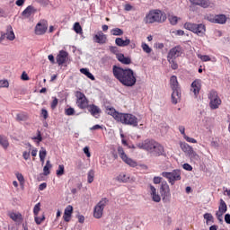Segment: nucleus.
<instances>
[{"mask_svg": "<svg viewBox=\"0 0 230 230\" xmlns=\"http://www.w3.org/2000/svg\"><path fill=\"white\" fill-rule=\"evenodd\" d=\"M112 73L116 80L124 85V87H134L137 82V77L132 68H123L121 66H113Z\"/></svg>", "mask_w": 230, "mask_h": 230, "instance_id": "obj_1", "label": "nucleus"}, {"mask_svg": "<svg viewBox=\"0 0 230 230\" xmlns=\"http://www.w3.org/2000/svg\"><path fill=\"white\" fill-rule=\"evenodd\" d=\"M137 146L140 150H146V152H148L154 157L164 155V147L155 140L146 139L137 144Z\"/></svg>", "mask_w": 230, "mask_h": 230, "instance_id": "obj_2", "label": "nucleus"}, {"mask_svg": "<svg viewBox=\"0 0 230 230\" xmlns=\"http://www.w3.org/2000/svg\"><path fill=\"white\" fill-rule=\"evenodd\" d=\"M166 14L159 9L151 10L145 17L146 24H154V22H164Z\"/></svg>", "mask_w": 230, "mask_h": 230, "instance_id": "obj_3", "label": "nucleus"}, {"mask_svg": "<svg viewBox=\"0 0 230 230\" xmlns=\"http://www.w3.org/2000/svg\"><path fill=\"white\" fill-rule=\"evenodd\" d=\"M170 87L172 91L171 95L172 103L177 105L181 102V86L179 85V81L175 75L171 76L170 78Z\"/></svg>", "mask_w": 230, "mask_h": 230, "instance_id": "obj_4", "label": "nucleus"}, {"mask_svg": "<svg viewBox=\"0 0 230 230\" xmlns=\"http://www.w3.org/2000/svg\"><path fill=\"white\" fill-rule=\"evenodd\" d=\"M118 122L122 123V125H129V127H137L139 123L137 117L130 113H120Z\"/></svg>", "mask_w": 230, "mask_h": 230, "instance_id": "obj_5", "label": "nucleus"}, {"mask_svg": "<svg viewBox=\"0 0 230 230\" xmlns=\"http://www.w3.org/2000/svg\"><path fill=\"white\" fill-rule=\"evenodd\" d=\"M184 28L189 31H192V33H196V35L199 37H202L206 33V25L202 23L185 22Z\"/></svg>", "mask_w": 230, "mask_h": 230, "instance_id": "obj_6", "label": "nucleus"}, {"mask_svg": "<svg viewBox=\"0 0 230 230\" xmlns=\"http://www.w3.org/2000/svg\"><path fill=\"white\" fill-rule=\"evenodd\" d=\"M162 177H164L165 179H167L170 185L173 186V184H175L176 181H181V170L174 169L172 172H163Z\"/></svg>", "mask_w": 230, "mask_h": 230, "instance_id": "obj_7", "label": "nucleus"}, {"mask_svg": "<svg viewBox=\"0 0 230 230\" xmlns=\"http://www.w3.org/2000/svg\"><path fill=\"white\" fill-rule=\"evenodd\" d=\"M109 204V199L102 198L93 209V217L94 218H102L103 217V209H105V206Z\"/></svg>", "mask_w": 230, "mask_h": 230, "instance_id": "obj_8", "label": "nucleus"}, {"mask_svg": "<svg viewBox=\"0 0 230 230\" xmlns=\"http://www.w3.org/2000/svg\"><path fill=\"white\" fill-rule=\"evenodd\" d=\"M118 154L120 159L123 161V163L128 164V166H130L131 168H136V166H137V162L128 157V155H127V154L125 153V150L123 149V147L121 146L118 147Z\"/></svg>", "mask_w": 230, "mask_h": 230, "instance_id": "obj_9", "label": "nucleus"}, {"mask_svg": "<svg viewBox=\"0 0 230 230\" xmlns=\"http://www.w3.org/2000/svg\"><path fill=\"white\" fill-rule=\"evenodd\" d=\"M76 105L79 109H87L89 107V100L85 94L80 91L75 92Z\"/></svg>", "mask_w": 230, "mask_h": 230, "instance_id": "obj_10", "label": "nucleus"}, {"mask_svg": "<svg viewBox=\"0 0 230 230\" xmlns=\"http://www.w3.org/2000/svg\"><path fill=\"white\" fill-rule=\"evenodd\" d=\"M208 99L210 100L209 105L212 110L218 109L222 104V100H220V97H218V93L216 91H210Z\"/></svg>", "mask_w": 230, "mask_h": 230, "instance_id": "obj_11", "label": "nucleus"}, {"mask_svg": "<svg viewBox=\"0 0 230 230\" xmlns=\"http://www.w3.org/2000/svg\"><path fill=\"white\" fill-rule=\"evenodd\" d=\"M182 48L181 45H178L172 49H171L167 54V59H172L175 60L176 58H179L181 55H182Z\"/></svg>", "mask_w": 230, "mask_h": 230, "instance_id": "obj_12", "label": "nucleus"}, {"mask_svg": "<svg viewBox=\"0 0 230 230\" xmlns=\"http://www.w3.org/2000/svg\"><path fill=\"white\" fill-rule=\"evenodd\" d=\"M161 192H162L163 200H164L165 202H169L170 197H172V194L170 193V185H168V182L162 181Z\"/></svg>", "mask_w": 230, "mask_h": 230, "instance_id": "obj_13", "label": "nucleus"}, {"mask_svg": "<svg viewBox=\"0 0 230 230\" xmlns=\"http://www.w3.org/2000/svg\"><path fill=\"white\" fill-rule=\"evenodd\" d=\"M0 38L2 40H4V38H6L7 40H15V33L13 32V29L11 25L7 26L6 32L2 33Z\"/></svg>", "mask_w": 230, "mask_h": 230, "instance_id": "obj_14", "label": "nucleus"}, {"mask_svg": "<svg viewBox=\"0 0 230 230\" xmlns=\"http://www.w3.org/2000/svg\"><path fill=\"white\" fill-rule=\"evenodd\" d=\"M68 57L69 53L65 50H60L58 55L57 56V62L58 66H63V64H66V62H67Z\"/></svg>", "mask_w": 230, "mask_h": 230, "instance_id": "obj_15", "label": "nucleus"}, {"mask_svg": "<svg viewBox=\"0 0 230 230\" xmlns=\"http://www.w3.org/2000/svg\"><path fill=\"white\" fill-rule=\"evenodd\" d=\"M37 9L33 7V5H29L26 9L22 13V19H30V17L35 15Z\"/></svg>", "mask_w": 230, "mask_h": 230, "instance_id": "obj_16", "label": "nucleus"}, {"mask_svg": "<svg viewBox=\"0 0 230 230\" xmlns=\"http://www.w3.org/2000/svg\"><path fill=\"white\" fill-rule=\"evenodd\" d=\"M93 40L97 44H105V42H107V35H105L102 31H100L97 32V34L93 36Z\"/></svg>", "mask_w": 230, "mask_h": 230, "instance_id": "obj_17", "label": "nucleus"}, {"mask_svg": "<svg viewBox=\"0 0 230 230\" xmlns=\"http://www.w3.org/2000/svg\"><path fill=\"white\" fill-rule=\"evenodd\" d=\"M89 112L92 114V116H93V118H100V114H102V109H100V107L94 105V104H91L88 105L87 107Z\"/></svg>", "mask_w": 230, "mask_h": 230, "instance_id": "obj_18", "label": "nucleus"}, {"mask_svg": "<svg viewBox=\"0 0 230 230\" xmlns=\"http://www.w3.org/2000/svg\"><path fill=\"white\" fill-rule=\"evenodd\" d=\"M48 30V24L39 22L35 27L36 35H44Z\"/></svg>", "mask_w": 230, "mask_h": 230, "instance_id": "obj_19", "label": "nucleus"}, {"mask_svg": "<svg viewBox=\"0 0 230 230\" xmlns=\"http://www.w3.org/2000/svg\"><path fill=\"white\" fill-rule=\"evenodd\" d=\"M72 215H73V206L68 205L64 211L63 219L65 220V222H70Z\"/></svg>", "mask_w": 230, "mask_h": 230, "instance_id": "obj_20", "label": "nucleus"}, {"mask_svg": "<svg viewBox=\"0 0 230 230\" xmlns=\"http://www.w3.org/2000/svg\"><path fill=\"white\" fill-rule=\"evenodd\" d=\"M106 112L109 114V116H112V118L116 120L119 121V117L121 116V112L116 111L114 108H106Z\"/></svg>", "mask_w": 230, "mask_h": 230, "instance_id": "obj_21", "label": "nucleus"}, {"mask_svg": "<svg viewBox=\"0 0 230 230\" xmlns=\"http://www.w3.org/2000/svg\"><path fill=\"white\" fill-rule=\"evenodd\" d=\"M201 81L200 79H196L192 84H191V91L194 93L195 96H197L200 93V85Z\"/></svg>", "mask_w": 230, "mask_h": 230, "instance_id": "obj_22", "label": "nucleus"}, {"mask_svg": "<svg viewBox=\"0 0 230 230\" xmlns=\"http://www.w3.org/2000/svg\"><path fill=\"white\" fill-rule=\"evenodd\" d=\"M115 44L119 48H126V46L130 45V39L126 38L125 40H122L121 38H116Z\"/></svg>", "mask_w": 230, "mask_h": 230, "instance_id": "obj_23", "label": "nucleus"}, {"mask_svg": "<svg viewBox=\"0 0 230 230\" xmlns=\"http://www.w3.org/2000/svg\"><path fill=\"white\" fill-rule=\"evenodd\" d=\"M150 191H151L152 200L154 202H161V196L157 194V190L155 189V187H154V185H150Z\"/></svg>", "mask_w": 230, "mask_h": 230, "instance_id": "obj_24", "label": "nucleus"}, {"mask_svg": "<svg viewBox=\"0 0 230 230\" xmlns=\"http://www.w3.org/2000/svg\"><path fill=\"white\" fill-rule=\"evenodd\" d=\"M117 59L119 60V62H120L121 64H124L125 66H128L129 64H132V59L130 58V57H125V55L123 54H119L117 56Z\"/></svg>", "mask_w": 230, "mask_h": 230, "instance_id": "obj_25", "label": "nucleus"}, {"mask_svg": "<svg viewBox=\"0 0 230 230\" xmlns=\"http://www.w3.org/2000/svg\"><path fill=\"white\" fill-rule=\"evenodd\" d=\"M226 22H227V17L226 16V14L215 15V24H226Z\"/></svg>", "mask_w": 230, "mask_h": 230, "instance_id": "obj_26", "label": "nucleus"}, {"mask_svg": "<svg viewBox=\"0 0 230 230\" xmlns=\"http://www.w3.org/2000/svg\"><path fill=\"white\" fill-rule=\"evenodd\" d=\"M197 57L201 62H217V58H210L208 55L198 54Z\"/></svg>", "mask_w": 230, "mask_h": 230, "instance_id": "obj_27", "label": "nucleus"}, {"mask_svg": "<svg viewBox=\"0 0 230 230\" xmlns=\"http://www.w3.org/2000/svg\"><path fill=\"white\" fill-rule=\"evenodd\" d=\"M197 6H200L201 8H213L215 6V4L211 3L209 0H201L199 2V4H196Z\"/></svg>", "mask_w": 230, "mask_h": 230, "instance_id": "obj_28", "label": "nucleus"}, {"mask_svg": "<svg viewBox=\"0 0 230 230\" xmlns=\"http://www.w3.org/2000/svg\"><path fill=\"white\" fill-rule=\"evenodd\" d=\"M0 145L4 150H7L10 146V142H8V137L5 136L0 135Z\"/></svg>", "mask_w": 230, "mask_h": 230, "instance_id": "obj_29", "label": "nucleus"}, {"mask_svg": "<svg viewBox=\"0 0 230 230\" xmlns=\"http://www.w3.org/2000/svg\"><path fill=\"white\" fill-rule=\"evenodd\" d=\"M188 155H189L190 159H191V161H194L197 163H199V161H200V156L199 155V154H197V152H195V150H193V148L190 151Z\"/></svg>", "mask_w": 230, "mask_h": 230, "instance_id": "obj_30", "label": "nucleus"}, {"mask_svg": "<svg viewBox=\"0 0 230 230\" xmlns=\"http://www.w3.org/2000/svg\"><path fill=\"white\" fill-rule=\"evenodd\" d=\"M180 147L181 148L182 152H184L185 154H189L190 151L193 149V147H191V146L188 145V143L186 142H181Z\"/></svg>", "mask_w": 230, "mask_h": 230, "instance_id": "obj_31", "label": "nucleus"}, {"mask_svg": "<svg viewBox=\"0 0 230 230\" xmlns=\"http://www.w3.org/2000/svg\"><path fill=\"white\" fill-rule=\"evenodd\" d=\"M10 218H12V220H13V222H18L21 223L22 222V215H21V213H11L10 214Z\"/></svg>", "mask_w": 230, "mask_h": 230, "instance_id": "obj_32", "label": "nucleus"}, {"mask_svg": "<svg viewBox=\"0 0 230 230\" xmlns=\"http://www.w3.org/2000/svg\"><path fill=\"white\" fill-rule=\"evenodd\" d=\"M217 212L226 214L227 212V205L224 199H220Z\"/></svg>", "mask_w": 230, "mask_h": 230, "instance_id": "obj_33", "label": "nucleus"}, {"mask_svg": "<svg viewBox=\"0 0 230 230\" xmlns=\"http://www.w3.org/2000/svg\"><path fill=\"white\" fill-rule=\"evenodd\" d=\"M128 179H130V177H128V175L121 172L117 178L116 181H118V182H128Z\"/></svg>", "mask_w": 230, "mask_h": 230, "instance_id": "obj_34", "label": "nucleus"}, {"mask_svg": "<svg viewBox=\"0 0 230 230\" xmlns=\"http://www.w3.org/2000/svg\"><path fill=\"white\" fill-rule=\"evenodd\" d=\"M94 169H92L90 171H88L87 172V182L88 184H92V182L94 181Z\"/></svg>", "mask_w": 230, "mask_h": 230, "instance_id": "obj_35", "label": "nucleus"}, {"mask_svg": "<svg viewBox=\"0 0 230 230\" xmlns=\"http://www.w3.org/2000/svg\"><path fill=\"white\" fill-rule=\"evenodd\" d=\"M80 73H82V75H84L85 76H87V78H90V80H94V75L93 74H91V72H89V70L87 68H81Z\"/></svg>", "mask_w": 230, "mask_h": 230, "instance_id": "obj_36", "label": "nucleus"}, {"mask_svg": "<svg viewBox=\"0 0 230 230\" xmlns=\"http://www.w3.org/2000/svg\"><path fill=\"white\" fill-rule=\"evenodd\" d=\"M51 162L49 160L47 161L46 165L43 167V175H49V169L52 168Z\"/></svg>", "mask_w": 230, "mask_h": 230, "instance_id": "obj_37", "label": "nucleus"}, {"mask_svg": "<svg viewBox=\"0 0 230 230\" xmlns=\"http://www.w3.org/2000/svg\"><path fill=\"white\" fill-rule=\"evenodd\" d=\"M168 19H169L170 24H172V26H175V24H177V22H179L180 18L173 14H170L168 16Z\"/></svg>", "mask_w": 230, "mask_h": 230, "instance_id": "obj_38", "label": "nucleus"}, {"mask_svg": "<svg viewBox=\"0 0 230 230\" xmlns=\"http://www.w3.org/2000/svg\"><path fill=\"white\" fill-rule=\"evenodd\" d=\"M17 121H26L28 119V114L25 112H21L16 115Z\"/></svg>", "mask_w": 230, "mask_h": 230, "instance_id": "obj_39", "label": "nucleus"}, {"mask_svg": "<svg viewBox=\"0 0 230 230\" xmlns=\"http://www.w3.org/2000/svg\"><path fill=\"white\" fill-rule=\"evenodd\" d=\"M203 218H205L207 224H213L215 222L213 215H211L210 213L204 214Z\"/></svg>", "mask_w": 230, "mask_h": 230, "instance_id": "obj_40", "label": "nucleus"}, {"mask_svg": "<svg viewBox=\"0 0 230 230\" xmlns=\"http://www.w3.org/2000/svg\"><path fill=\"white\" fill-rule=\"evenodd\" d=\"M111 35H114L115 37H121L123 35V30L119 28L112 29L111 31Z\"/></svg>", "mask_w": 230, "mask_h": 230, "instance_id": "obj_41", "label": "nucleus"}, {"mask_svg": "<svg viewBox=\"0 0 230 230\" xmlns=\"http://www.w3.org/2000/svg\"><path fill=\"white\" fill-rule=\"evenodd\" d=\"M64 172H65L64 164L58 165V170L56 171V175H57L58 177H62V175H64Z\"/></svg>", "mask_w": 230, "mask_h": 230, "instance_id": "obj_42", "label": "nucleus"}, {"mask_svg": "<svg viewBox=\"0 0 230 230\" xmlns=\"http://www.w3.org/2000/svg\"><path fill=\"white\" fill-rule=\"evenodd\" d=\"M27 146H29V151H24L22 153V157L25 159V161H28L30 159V152L31 151V144L28 143Z\"/></svg>", "mask_w": 230, "mask_h": 230, "instance_id": "obj_43", "label": "nucleus"}, {"mask_svg": "<svg viewBox=\"0 0 230 230\" xmlns=\"http://www.w3.org/2000/svg\"><path fill=\"white\" fill-rule=\"evenodd\" d=\"M141 48L145 53H147V54L152 53V49L150 48V46H148V44L144 42L142 43Z\"/></svg>", "mask_w": 230, "mask_h": 230, "instance_id": "obj_44", "label": "nucleus"}, {"mask_svg": "<svg viewBox=\"0 0 230 230\" xmlns=\"http://www.w3.org/2000/svg\"><path fill=\"white\" fill-rule=\"evenodd\" d=\"M167 61L171 65L172 69L175 70L179 68V65L175 62V59H167Z\"/></svg>", "mask_w": 230, "mask_h": 230, "instance_id": "obj_45", "label": "nucleus"}, {"mask_svg": "<svg viewBox=\"0 0 230 230\" xmlns=\"http://www.w3.org/2000/svg\"><path fill=\"white\" fill-rule=\"evenodd\" d=\"M45 219L46 217L44 216L42 217H39V216H34V221L37 226H40Z\"/></svg>", "mask_w": 230, "mask_h": 230, "instance_id": "obj_46", "label": "nucleus"}, {"mask_svg": "<svg viewBox=\"0 0 230 230\" xmlns=\"http://www.w3.org/2000/svg\"><path fill=\"white\" fill-rule=\"evenodd\" d=\"M74 31H75V33H78V34L82 33V26L80 25L79 22H75L74 24Z\"/></svg>", "mask_w": 230, "mask_h": 230, "instance_id": "obj_47", "label": "nucleus"}, {"mask_svg": "<svg viewBox=\"0 0 230 230\" xmlns=\"http://www.w3.org/2000/svg\"><path fill=\"white\" fill-rule=\"evenodd\" d=\"M40 211V203H37L33 208L34 217H39V213Z\"/></svg>", "mask_w": 230, "mask_h": 230, "instance_id": "obj_48", "label": "nucleus"}, {"mask_svg": "<svg viewBox=\"0 0 230 230\" xmlns=\"http://www.w3.org/2000/svg\"><path fill=\"white\" fill-rule=\"evenodd\" d=\"M66 116H73L75 115V108H68L65 110Z\"/></svg>", "mask_w": 230, "mask_h": 230, "instance_id": "obj_49", "label": "nucleus"}, {"mask_svg": "<svg viewBox=\"0 0 230 230\" xmlns=\"http://www.w3.org/2000/svg\"><path fill=\"white\" fill-rule=\"evenodd\" d=\"M216 217H217V220H218L220 223L224 222V213H223V212H218V211H217V212H216Z\"/></svg>", "mask_w": 230, "mask_h": 230, "instance_id": "obj_50", "label": "nucleus"}, {"mask_svg": "<svg viewBox=\"0 0 230 230\" xmlns=\"http://www.w3.org/2000/svg\"><path fill=\"white\" fill-rule=\"evenodd\" d=\"M53 101L50 104L51 109H57V106L58 105V99H57V97H52Z\"/></svg>", "mask_w": 230, "mask_h": 230, "instance_id": "obj_51", "label": "nucleus"}, {"mask_svg": "<svg viewBox=\"0 0 230 230\" xmlns=\"http://www.w3.org/2000/svg\"><path fill=\"white\" fill-rule=\"evenodd\" d=\"M46 155H48V152L46 151V148L41 147L40 150V158H46Z\"/></svg>", "mask_w": 230, "mask_h": 230, "instance_id": "obj_52", "label": "nucleus"}, {"mask_svg": "<svg viewBox=\"0 0 230 230\" xmlns=\"http://www.w3.org/2000/svg\"><path fill=\"white\" fill-rule=\"evenodd\" d=\"M188 143H197V139L193 138V137H190L187 135H184L183 137Z\"/></svg>", "mask_w": 230, "mask_h": 230, "instance_id": "obj_53", "label": "nucleus"}, {"mask_svg": "<svg viewBox=\"0 0 230 230\" xmlns=\"http://www.w3.org/2000/svg\"><path fill=\"white\" fill-rule=\"evenodd\" d=\"M178 130L180 132V134H181V136H186V128H184V126H179L178 127Z\"/></svg>", "mask_w": 230, "mask_h": 230, "instance_id": "obj_54", "label": "nucleus"}, {"mask_svg": "<svg viewBox=\"0 0 230 230\" xmlns=\"http://www.w3.org/2000/svg\"><path fill=\"white\" fill-rule=\"evenodd\" d=\"M9 85L8 80H0V87H8Z\"/></svg>", "mask_w": 230, "mask_h": 230, "instance_id": "obj_55", "label": "nucleus"}, {"mask_svg": "<svg viewBox=\"0 0 230 230\" xmlns=\"http://www.w3.org/2000/svg\"><path fill=\"white\" fill-rule=\"evenodd\" d=\"M183 170H187V172H191L193 170V167L190 164H184L182 165Z\"/></svg>", "mask_w": 230, "mask_h": 230, "instance_id": "obj_56", "label": "nucleus"}, {"mask_svg": "<svg viewBox=\"0 0 230 230\" xmlns=\"http://www.w3.org/2000/svg\"><path fill=\"white\" fill-rule=\"evenodd\" d=\"M84 154H85L86 157H91V152L89 151V146H85L83 149Z\"/></svg>", "mask_w": 230, "mask_h": 230, "instance_id": "obj_57", "label": "nucleus"}, {"mask_svg": "<svg viewBox=\"0 0 230 230\" xmlns=\"http://www.w3.org/2000/svg\"><path fill=\"white\" fill-rule=\"evenodd\" d=\"M16 179H18L19 182H22L24 181V176H22V173L17 172Z\"/></svg>", "mask_w": 230, "mask_h": 230, "instance_id": "obj_58", "label": "nucleus"}, {"mask_svg": "<svg viewBox=\"0 0 230 230\" xmlns=\"http://www.w3.org/2000/svg\"><path fill=\"white\" fill-rule=\"evenodd\" d=\"M207 21H209V22H214L215 23V15L208 14L206 16Z\"/></svg>", "mask_w": 230, "mask_h": 230, "instance_id": "obj_59", "label": "nucleus"}, {"mask_svg": "<svg viewBox=\"0 0 230 230\" xmlns=\"http://www.w3.org/2000/svg\"><path fill=\"white\" fill-rule=\"evenodd\" d=\"M41 116L44 118V119H48V116H49L48 110L42 109L41 110Z\"/></svg>", "mask_w": 230, "mask_h": 230, "instance_id": "obj_60", "label": "nucleus"}, {"mask_svg": "<svg viewBox=\"0 0 230 230\" xmlns=\"http://www.w3.org/2000/svg\"><path fill=\"white\" fill-rule=\"evenodd\" d=\"M32 139H37L38 143H40V141H42V135H40V131H38L37 137H32Z\"/></svg>", "mask_w": 230, "mask_h": 230, "instance_id": "obj_61", "label": "nucleus"}, {"mask_svg": "<svg viewBox=\"0 0 230 230\" xmlns=\"http://www.w3.org/2000/svg\"><path fill=\"white\" fill-rule=\"evenodd\" d=\"M162 179L163 178H161V177H159V176H155V178H154V183L155 184H161V181H162Z\"/></svg>", "mask_w": 230, "mask_h": 230, "instance_id": "obj_62", "label": "nucleus"}, {"mask_svg": "<svg viewBox=\"0 0 230 230\" xmlns=\"http://www.w3.org/2000/svg\"><path fill=\"white\" fill-rule=\"evenodd\" d=\"M110 51L115 55L118 54V47H110Z\"/></svg>", "mask_w": 230, "mask_h": 230, "instance_id": "obj_63", "label": "nucleus"}, {"mask_svg": "<svg viewBox=\"0 0 230 230\" xmlns=\"http://www.w3.org/2000/svg\"><path fill=\"white\" fill-rule=\"evenodd\" d=\"M225 222H226L227 224H230V215L229 214L225 215Z\"/></svg>", "mask_w": 230, "mask_h": 230, "instance_id": "obj_64", "label": "nucleus"}]
</instances>
